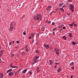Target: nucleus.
<instances>
[{"label":"nucleus","instance_id":"1","mask_svg":"<svg viewBox=\"0 0 78 78\" xmlns=\"http://www.w3.org/2000/svg\"><path fill=\"white\" fill-rule=\"evenodd\" d=\"M34 20H39V19H40V20L41 21L42 20V17L41 16V14L39 13H36V14L34 16Z\"/></svg>","mask_w":78,"mask_h":78},{"label":"nucleus","instance_id":"61","mask_svg":"<svg viewBox=\"0 0 78 78\" xmlns=\"http://www.w3.org/2000/svg\"><path fill=\"white\" fill-rule=\"evenodd\" d=\"M50 48L51 49V47H50Z\"/></svg>","mask_w":78,"mask_h":78},{"label":"nucleus","instance_id":"36","mask_svg":"<svg viewBox=\"0 0 78 78\" xmlns=\"http://www.w3.org/2000/svg\"><path fill=\"white\" fill-rule=\"evenodd\" d=\"M75 23V22L74 21L73 22V23L72 24L73 25V24H74V23Z\"/></svg>","mask_w":78,"mask_h":78},{"label":"nucleus","instance_id":"30","mask_svg":"<svg viewBox=\"0 0 78 78\" xmlns=\"http://www.w3.org/2000/svg\"><path fill=\"white\" fill-rule=\"evenodd\" d=\"M67 14L68 16H70V13H67Z\"/></svg>","mask_w":78,"mask_h":78},{"label":"nucleus","instance_id":"29","mask_svg":"<svg viewBox=\"0 0 78 78\" xmlns=\"http://www.w3.org/2000/svg\"><path fill=\"white\" fill-rule=\"evenodd\" d=\"M77 27V24H75L74 25V27Z\"/></svg>","mask_w":78,"mask_h":78},{"label":"nucleus","instance_id":"44","mask_svg":"<svg viewBox=\"0 0 78 78\" xmlns=\"http://www.w3.org/2000/svg\"><path fill=\"white\" fill-rule=\"evenodd\" d=\"M22 54L23 55L24 54V51H23L22 53Z\"/></svg>","mask_w":78,"mask_h":78},{"label":"nucleus","instance_id":"58","mask_svg":"<svg viewBox=\"0 0 78 78\" xmlns=\"http://www.w3.org/2000/svg\"><path fill=\"white\" fill-rule=\"evenodd\" d=\"M57 28V27H55V29L56 30V29Z\"/></svg>","mask_w":78,"mask_h":78},{"label":"nucleus","instance_id":"2","mask_svg":"<svg viewBox=\"0 0 78 78\" xmlns=\"http://www.w3.org/2000/svg\"><path fill=\"white\" fill-rule=\"evenodd\" d=\"M69 6L70 10L72 11V12H74L75 8L74 7V6H73V5L72 4H69Z\"/></svg>","mask_w":78,"mask_h":78},{"label":"nucleus","instance_id":"48","mask_svg":"<svg viewBox=\"0 0 78 78\" xmlns=\"http://www.w3.org/2000/svg\"><path fill=\"white\" fill-rule=\"evenodd\" d=\"M55 29L54 28V29H53L52 30H53V31H55Z\"/></svg>","mask_w":78,"mask_h":78},{"label":"nucleus","instance_id":"43","mask_svg":"<svg viewBox=\"0 0 78 78\" xmlns=\"http://www.w3.org/2000/svg\"><path fill=\"white\" fill-rule=\"evenodd\" d=\"M11 43H12V42H10V43H9V45H11Z\"/></svg>","mask_w":78,"mask_h":78},{"label":"nucleus","instance_id":"45","mask_svg":"<svg viewBox=\"0 0 78 78\" xmlns=\"http://www.w3.org/2000/svg\"><path fill=\"white\" fill-rule=\"evenodd\" d=\"M2 62V60L0 58V63Z\"/></svg>","mask_w":78,"mask_h":78},{"label":"nucleus","instance_id":"53","mask_svg":"<svg viewBox=\"0 0 78 78\" xmlns=\"http://www.w3.org/2000/svg\"><path fill=\"white\" fill-rule=\"evenodd\" d=\"M59 13V14H60V15H61V13H60L59 12H58Z\"/></svg>","mask_w":78,"mask_h":78},{"label":"nucleus","instance_id":"64","mask_svg":"<svg viewBox=\"0 0 78 78\" xmlns=\"http://www.w3.org/2000/svg\"><path fill=\"white\" fill-rule=\"evenodd\" d=\"M47 21V20H46V22Z\"/></svg>","mask_w":78,"mask_h":78},{"label":"nucleus","instance_id":"62","mask_svg":"<svg viewBox=\"0 0 78 78\" xmlns=\"http://www.w3.org/2000/svg\"><path fill=\"white\" fill-rule=\"evenodd\" d=\"M20 73H21V72H20Z\"/></svg>","mask_w":78,"mask_h":78},{"label":"nucleus","instance_id":"4","mask_svg":"<svg viewBox=\"0 0 78 78\" xmlns=\"http://www.w3.org/2000/svg\"><path fill=\"white\" fill-rule=\"evenodd\" d=\"M16 25V23L12 21L10 23V27L11 28H14L15 27Z\"/></svg>","mask_w":78,"mask_h":78},{"label":"nucleus","instance_id":"56","mask_svg":"<svg viewBox=\"0 0 78 78\" xmlns=\"http://www.w3.org/2000/svg\"><path fill=\"white\" fill-rule=\"evenodd\" d=\"M50 15H51V13H50L49 14Z\"/></svg>","mask_w":78,"mask_h":78},{"label":"nucleus","instance_id":"57","mask_svg":"<svg viewBox=\"0 0 78 78\" xmlns=\"http://www.w3.org/2000/svg\"><path fill=\"white\" fill-rule=\"evenodd\" d=\"M64 6H65V5H64V6H62V8H64Z\"/></svg>","mask_w":78,"mask_h":78},{"label":"nucleus","instance_id":"7","mask_svg":"<svg viewBox=\"0 0 78 78\" xmlns=\"http://www.w3.org/2000/svg\"><path fill=\"white\" fill-rule=\"evenodd\" d=\"M52 8L51 6L49 5L48 6V7L46 8V10L47 11H49L50 10V9H51Z\"/></svg>","mask_w":78,"mask_h":78},{"label":"nucleus","instance_id":"25","mask_svg":"<svg viewBox=\"0 0 78 78\" xmlns=\"http://www.w3.org/2000/svg\"><path fill=\"white\" fill-rule=\"evenodd\" d=\"M30 34L31 37H33L34 36V33H32Z\"/></svg>","mask_w":78,"mask_h":78},{"label":"nucleus","instance_id":"16","mask_svg":"<svg viewBox=\"0 0 78 78\" xmlns=\"http://www.w3.org/2000/svg\"><path fill=\"white\" fill-rule=\"evenodd\" d=\"M63 4H64L63 3H60L59 4V6L60 7H61V6H62V5H63Z\"/></svg>","mask_w":78,"mask_h":78},{"label":"nucleus","instance_id":"10","mask_svg":"<svg viewBox=\"0 0 78 78\" xmlns=\"http://www.w3.org/2000/svg\"><path fill=\"white\" fill-rule=\"evenodd\" d=\"M14 75V73L13 72H10L8 73V75L10 76H12Z\"/></svg>","mask_w":78,"mask_h":78},{"label":"nucleus","instance_id":"14","mask_svg":"<svg viewBox=\"0 0 78 78\" xmlns=\"http://www.w3.org/2000/svg\"><path fill=\"white\" fill-rule=\"evenodd\" d=\"M11 68H18V67L16 66H12V64L11 65Z\"/></svg>","mask_w":78,"mask_h":78},{"label":"nucleus","instance_id":"18","mask_svg":"<svg viewBox=\"0 0 78 78\" xmlns=\"http://www.w3.org/2000/svg\"><path fill=\"white\" fill-rule=\"evenodd\" d=\"M12 69H9V70H8L7 71V73H9V72H11L12 71Z\"/></svg>","mask_w":78,"mask_h":78},{"label":"nucleus","instance_id":"39","mask_svg":"<svg viewBox=\"0 0 78 78\" xmlns=\"http://www.w3.org/2000/svg\"><path fill=\"white\" fill-rule=\"evenodd\" d=\"M71 69H73V70H74V69H75V68H74V67H72Z\"/></svg>","mask_w":78,"mask_h":78},{"label":"nucleus","instance_id":"34","mask_svg":"<svg viewBox=\"0 0 78 78\" xmlns=\"http://www.w3.org/2000/svg\"><path fill=\"white\" fill-rule=\"evenodd\" d=\"M34 62L32 63L33 64H36V63H37V62H35L34 61H33Z\"/></svg>","mask_w":78,"mask_h":78},{"label":"nucleus","instance_id":"13","mask_svg":"<svg viewBox=\"0 0 78 78\" xmlns=\"http://www.w3.org/2000/svg\"><path fill=\"white\" fill-rule=\"evenodd\" d=\"M62 38L63 39H64V40H65V41H66V40H67V37H66V36H65V35L63 36L62 37Z\"/></svg>","mask_w":78,"mask_h":78},{"label":"nucleus","instance_id":"3","mask_svg":"<svg viewBox=\"0 0 78 78\" xmlns=\"http://www.w3.org/2000/svg\"><path fill=\"white\" fill-rule=\"evenodd\" d=\"M39 56H36L34 57V58L33 61H34L35 62H37V61L39 60Z\"/></svg>","mask_w":78,"mask_h":78},{"label":"nucleus","instance_id":"63","mask_svg":"<svg viewBox=\"0 0 78 78\" xmlns=\"http://www.w3.org/2000/svg\"><path fill=\"white\" fill-rule=\"evenodd\" d=\"M14 73H16L15 72V71H14Z\"/></svg>","mask_w":78,"mask_h":78},{"label":"nucleus","instance_id":"40","mask_svg":"<svg viewBox=\"0 0 78 78\" xmlns=\"http://www.w3.org/2000/svg\"><path fill=\"white\" fill-rule=\"evenodd\" d=\"M19 41H16V43H17V44H19Z\"/></svg>","mask_w":78,"mask_h":78},{"label":"nucleus","instance_id":"49","mask_svg":"<svg viewBox=\"0 0 78 78\" xmlns=\"http://www.w3.org/2000/svg\"><path fill=\"white\" fill-rule=\"evenodd\" d=\"M34 42V41L33 40L32 41V43H33V42Z\"/></svg>","mask_w":78,"mask_h":78},{"label":"nucleus","instance_id":"51","mask_svg":"<svg viewBox=\"0 0 78 78\" xmlns=\"http://www.w3.org/2000/svg\"><path fill=\"white\" fill-rule=\"evenodd\" d=\"M54 67L55 68H56V66H55Z\"/></svg>","mask_w":78,"mask_h":78},{"label":"nucleus","instance_id":"15","mask_svg":"<svg viewBox=\"0 0 78 78\" xmlns=\"http://www.w3.org/2000/svg\"><path fill=\"white\" fill-rule=\"evenodd\" d=\"M27 69H25V70H23V71L22 72V73H25L26 72H27Z\"/></svg>","mask_w":78,"mask_h":78},{"label":"nucleus","instance_id":"6","mask_svg":"<svg viewBox=\"0 0 78 78\" xmlns=\"http://www.w3.org/2000/svg\"><path fill=\"white\" fill-rule=\"evenodd\" d=\"M55 51L56 53V54H57V55H59V51L60 50L58 48H55Z\"/></svg>","mask_w":78,"mask_h":78},{"label":"nucleus","instance_id":"22","mask_svg":"<svg viewBox=\"0 0 78 78\" xmlns=\"http://www.w3.org/2000/svg\"><path fill=\"white\" fill-rule=\"evenodd\" d=\"M69 35L70 37H73V36H72V33H70L69 34Z\"/></svg>","mask_w":78,"mask_h":78},{"label":"nucleus","instance_id":"12","mask_svg":"<svg viewBox=\"0 0 78 78\" xmlns=\"http://www.w3.org/2000/svg\"><path fill=\"white\" fill-rule=\"evenodd\" d=\"M62 69H61V67L60 66L59 68L58 69V70H57V72L58 73H59L60 72V71H61Z\"/></svg>","mask_w":78,"mask_h":78},{"label":"nucleus","instance_id":"35","mask_svg":"<svg viewBox=\"0 0 78 78\" xmlns=\"http://www.w3.org/2000/svg\"><path fill=\"white\" fill-rule=\"evenodd\" d=\"M29 73H30V75H32V72L31 71H30L29 72Z\"/></svg>","mask_w":78,"mask_h":78},{"label":"nucleus","instance_id":"33","mask_svg":"<svg viewBox=\"0 0 78 78\" xmlns=\"http://www.w3.org/2000/svg\"><path fill=\"white\" fill-rule=\"evenodd\" d=\"M59 64V62H58V63L56 62L55 63V64H56V65H58Z\"/></svg>","mask_w":78,"mask_h":78},{"label":"nucleus","instance_id":"59","mask_svg":"<svg viewBox=\"0 0 78 78\" xmlns=\"http://www.w3.org/2000/svg\"><path fill=\"white\" fill-rule=\"evenodd\" d=\"M19 6H20V5H21V4H20L19 5Z\"/></svg>","mask_w":78,"mask_h":78},{"label":"nucleus","instance_id":"46","mask_svg":"<svg viewBox=\"0 0 78 78\" xmlns=\"http://www.w3.org/2000/svg\"><path fill=\"white\" fill-rule=\"evenodd\" d=\"M36 45L37 46H38V43H36Z\"/></svg>","mask_w":78,"mask_h":78},{"label":"nucleus","instance_id":"26","mask_svg":"<svg viewBox=\"0 0 78 78\" xmlns=\"http://www.w3.org/2000/svg\"><path fill=\"white\" fill-rule=\"evenodd\" d=\"M10 55H11V56L12 57V56H14V54H13L12 53H10Z\"/></svg>","mask_w":78,"mask_h":78},{"label":"nucleus","instance_id":"55","mask_svg":"<svg viewBox=\"0 0 78 78\" xmlns=\"http://www.w3.org/2000/svg\"><path fill=\"white\" fill-rule=\"evenodd\" d=\"M29 39H31V37H30H30H29Z\"/></svg>","mask_w":78,"mask_h":78},{"label":"nucleus","instance_id":"21","mask_svg":"<svg viewBox=\"0 0 78 78\" xmlns=\"http://www.w3.org/2000/svg\"><path fill=\"white\" fill-rule=\"evenodd\" d=\"M74 64V62H72L71 63H70V65L71 66H73Z\"/></svg>","mask_w":78,"mask_h":78},{"label":"nucleus","instance_id":"17","mask_svg":"<svg viewBox=\"0 0 78 78\" xmlns=\"http://www.w3.org/2000/svg\"><path fill=\"white\" fill-rule=\"evenodd\" d=\"M71 44L73 45H74L76 44V42H75V41H72V42H71Z\"/></svg>","mask_w":78,"mask_h":78},{"label":"nucleus","instance_id":"20","mask_svg":"<svg viewBox=\"0 0 78 78\" xmlns=\"http://www.w3.org/2000/svg\"><path fill=\"white\" fill-rule=\"evenodd\" d=\"M12 29H13V28H12V27H10L9 29V31H11L12 30Z\"/></svg>","mask_w":78,"mask_h":78},{"label":"nucleus","instance_id":"37","mask_svg":"<svg viewBox=\"0 0 78 78\" xmlns=\"http://www.w3.org/2000/svg\"><path fill=\"white\" fill-rule=\"evenodd\" d=\"M69 26L71 27H73V25L72 24H69Z\"/></svg>","mask_w":78,"mask_h":78},{"label":"nucleus","instance_id":"24","mask_svg":"<svg viewBox=\"0 0 78 78\" xmlns=\"http://www.w3.org/2000/svg\"><path fill=\"white\" fill-rule=\"evenodd\" d=\"M60 10L61 11H62L63 12H64V9H63V8H61L60 9Z\"/></svg>","mask_w":78,"mask_h":78},{"label":"nucleus","instance_id":"27","mask_svg":"<svg viewBox=\"0 0 78 78\" xmlns=\"http://www.w3.org/2000/svg\"><path fill=\"white\" fill-rule=\"evenodd\" d=\"M72 0H68V3H70V2H72Z\"/></svg>","mask_w":78,"mask_h":78},{"label":"nucleus","instance_id":"32","mask_svg":"<svg viewBox=\"0 0 78 78\" xmlns=\"http://www.w3.org/2000/svg\"><path fill=\"white\" fill-rule=\"evenodd\" d=\"M35 53H37L38 54L39 53V52H38V51L36 50L35 51Z\"/></svg>","mask_w":78,"mask_h":78},{"label":"nucleus","instance_id":"42","mask_svg":"<svg viewBox=\"0 0 78 78\" xmlns=\"http://www.w3.org/2000/svg\"><path fill=\"white\" fill-rule=\"evenodd\" d=\"M63 29H66V27H63Z\"/></svg>","mask_w":78,"mask_h":78},{"label":"nucleus","instance_id":"60","mask_svg":"<svg viewBox=\"0 0 78 78\" xmlns=\"http://www.w3.org/2000/svg\"><path fill=\"white\" fill-rule=\"evenodd\" d=\"M69 77V76H67V77Z\"/></svg>","mask_w":78,"mask_h":78},{"label":"nucleus","instance_id":"9","mask_svg":"<svg viewBox=\"0 0 78 78\" xmlns=\"http://www.w3.org/2000/svg\"><path fill=\"white\" fill-rule=\"evenodd\" d=\"M48 62L49 65H50V66L52 65V64H53V61L52 60H49Z\"/></svg>","mask_w":78,"mask_h":78},{"label":"nucleus","instance_id":"41","mask_svg":"<svg viewBox=\"0 0 78 78\" xmlns=\"http://www.w3.org/2000/svg\"><path fill=\"white\" fill-rule=\"evenodd\" d=\"M12 44H14V42H15L14 41H12Z\"/></svg>","mask_w":78,"mask_h":78},{"label":"nucleus","instance_id":"11","mask_svg":"<svg viewBox=\"0 0 78 78\" xmlns=\"http://www.w3.org/2000/svg\"><path fill=\"white\" fill-rule=\"evenodd\" d=\"M3 50H1L0 51V58L1 56L3 55Z\"/></svg>","mask_w":78,"mask_h":78},{"label":"nucleus","instance_id":"5","mask_svg":"<svg viewBox=\"0 0 78 78\" xmlns=\"http://www.w3.org/2000/svg\"><path fill=\"white\" fill-rule=\"evenodd\" d=\"M44 48H45L46 49H49V48H50V44H44Z\"/></svg>","mask_w":78,"mask_h":78},{"label":"nucleus","instance_id":"23","mask_svg":"<svg viewBox=\"0 0 78 78\" xmlns=\"http://www.w3.org/2000/svg\"><path fill=\"white\" fill-rule=\"evenodd\" d=\"M3 75L2 73L0 74V78H3Z\"/></svg>","mask_w":78,"mask_h":78},{"label":"nucleus","instance_id":"28","mask_svg":"<svg viewBox=\"0 0 78 78\" xmlns=\"http://www.w3.org/2000/svg\"><path fill=\"white\" fill-rule=\"evenodd\" d=\"M55 23L53 22L52 23V25H55Z\"/></svg>","mask_w":78,"mask_h":78},{"label":"nucleus","instance_id":"19","mask_svg":"<svg viewBox=\"0 0 78 78\" xmlns=\"http://www.w3.org/2000/svg\"><path fill=\"white\" fill-rule=\"evenodd\" d=\"M41 29V31H44V30L45 29V27H42Z\"/></svg>","mask_w":78,"mask_h":78},{"label":"nucleus","instance_id":"38","mask_svg":"<svg viewBox=\"0 0 78 78\" xmlns=\"http://www.w3.org/2000/svg\"><path fill=\"white\" fill-rule=\"evenodd\" d=\"M23 34L24 35H26V33L23 32Z\"/></svg>","mask_w":78,"mask_h":78},{"label":"nucleus","instance_id":"8","mask_svg":"<svg viewBox=\"0 0 78 78\" xmlns=\"http://www.w3.org/2000/svg\"><path fill=\"white\" fill-rule=\"evenodd\" d=\"M28 45H26L25 46V51H27V52H28V51H30V49H29V48H28Z\"/></svg>","mask_w":78,"mask_h":78},{"label":"nucleus","instance_id":"31","mask_svg":"<svg viewBox=\"0 0 78 78\" xmlns=\"http://www.w3.org/2000/svg\"><path fill=\"white\" fill-rule=\"evenodd\" d=\"M47 22L48 23H51V21H49V22Z\"/></svg>","mask_w":78,"mask_h":78},{"label":"nucleus","instance_id":"54","mask_svg":"<svg viewBox=\"0 0 78 78\" xmlns=\"http://www.w3.org/2000/svg\"><path fill=\"white\" fill-rule=\"evenodd\" d=\"M1 49V45L0 44V50Z\"/></svg>","mask_w":78,"mask_h":78},{"label":"nucleus","instance_id":"50","mask_svg":"<svg viewBox=\"0 0 78 78\" xmlns=\"http://www.w3.org/2000/svg\"><path fill=\"white\" fill-rule=\"evenodd\" d=\"M73 78V75H71V78Z\"/></svg>","mask_w":78,"mask_h":78},{"label":"nucleus","instance_id":"52","mask_svg":"<svg viewBox=\"0 0 78 78\" xmlns=\"http://www.w3.org/2000/svg\"><path fill=\"white\" fill-rule=\"evenodd\" d=\"M53 34L54 35V34H55V32H53Z\"/></svg>","mask_w":78,"mask_h":78},{"label":"nucleus","instance_id":"47","mask_svg":"<svg viewBox=\"0 0 78 78\" xmlns=\"http://www.w3.org/2000/svg\"><path fill=\"white\" fill-rule=\"evenodd\" d=\"M23 78H25V75H23Z\"/></svg>","mask_w":78,"mask_h":78}]
</instances>
